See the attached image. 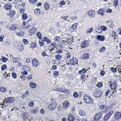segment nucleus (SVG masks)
<instances>
[{
  "instance_id": "obj_43",
  "label": "nucleus",
  "mask_w": 121,
  "mask_h": 121,
  "mask_svg": "<svg viewBox=\"0 0 121 121\" xmlns=\"http://www.w3.org/2000/svg\"><path fill=\"white\" fill-rule=\"evenodd\" d=\"M113 5L117 7V6L118 4V1L117 0H114L113 1Z\"/></svg>"
},
{
  "instance_id": "obj_30",
  "label": "nucleus",
  "mask_w": 121,
  "mask_h": 121,
  "mask_svg": "<svg viewBox=\"0 0 121 121\" xmlns=\"http://www.w3.org/2000/svg\"><path fill=\"white\" fill-rule=\"evenodd\" d=\"M44 6L46 10H48L49 8V5L48 2H46L44 4Z\"/></svg>"
},
{
  "instance_id": "obj_4",
  "label": "nucleus",
  "mask_w": 121,
  "mask_h": 121,
  "mask_svg": "<svg viewBox=\"0 0 121 121\" xmlns=\"http://www.w3.org/2000/svg\"><path fill=\"white\" fill-rule=\"evenodd\" d=\"M78 60L76 58L73 57L69 61V64L71 65H74L76 64L77 65Z\"/></svg>"
},
{
  "instance_id": "obj_41",
  "label": "nucleus",
  "mask_w": 121,
  "mask_h": 121,
  "mask_svg": "<svg viewBox=\"0 0 121 121\" xmlns=\"http://www.w3.org/2000/svg\"><path fill=\"white\" fill-rule=\"evenodd\" d=\"M113 113V111L112 110H110L109 112L107 114L110 117L111 115Z\"/></svg>"
},
{
  "instance_id": "obj_11",
  "label": "nucleus",
  "mask_w": 121,
  "mask_h": 121,
  "mask_svg": "<svg viewBox=\"0 0 121 121\" xmlns=\"http://www.w3.org/2000/svg\"><path fill=\"white\" fill-rule=\"evenodd\" d=\"M56 105L54 102H52L49 104L48 108L50 110H53L56 107Z\"/></svg>"
},
{
  "instance_id": "obj_28",
  "label": "nucleus",
  "mask_w": 121,
  "mask_h": 121,
  "mask_svg": "<svg viewBox=\"0 0 121 121\" xmlns=\"http://www.w3.org/2000/svg\"><path fill=\"white\" fill-rule=\"evenodd\" d=\"M17 35L20 36H23L24 35V32L20 31L17 33Z\"/></svg>"
},
{
  "instance_id": "obj_16",
  "label": "nucleus",
  "mask_w": 121,
  "mask_h": 121,
  "mask_svg": "<svg viewBox=\"0 0 121 121\" xmlns=\"http://www.w3.org/2000/svg\"><path fill=\"white\" fill-rule=\"evenodd\" d=\"M90 55L87 53H85L82 55L81 56L82 59L83 60H86L90 57Z\"/></svg>"
},
{
  "instance_id": "obj_38",
  "label": "nucleus",
  "mask_w": 121,
  "mask_h": 121,
  "mask_svg": "<svg viewBox=\"0 0 121 121\" xmlns=\"http://www.w3.org/2000/svg\"><path fill=\"white\" fill-rule=\"evenodd\" d=\"M69 90L65 88H62V92L68 93H69Z\"/></svg>"
},
{
  "instance_id": "obj_5",
  "label": "nucleus",
  "mask_w": 121,
  "mask_h": 121,
  "mask_svg": "<svg viewBox=\"0 0 121 121\" xmlns=\"http://www.w3.org/2000/svg\"><path fill=\"white\" fill-rule=\"evenodd\" d=\"M89 45L88 41H82L81 44V47L82 48H84L88 46Z\"/></svg>"
},
{
  "instance_id": "obj_29",
  "label": "nucleus",
  "mask_w": 121,
  "mask_h": 121,
  "mask_svg": "<svg viewBox=\"0 0 121 121\" xmlns=\"http://www.w3.org/2000/svg\"><path fill=\"white\" fill-rule=\"evenodd\" d=\"M63 103V107L65 108H66L69 105V103L67 101H65Z\"/></svg>"
},
{
  "instance_id": "obj_13",
  "label": "nucleus",
  "mask_w": 121,
  "mask_h": 121,
  "mask_svg": "<svg viewBox=\"0 0 121 121\" xmlns=\"http://www.w3.org/2000/svg\"><path fill=\"white\" fill-rule=\"evenodd\" d=\"M115 119H119L121 117V112H116L115 114Z\"/></svg>"
},
{
  "instance_id": "obj_48",
  "label": "nucleus",
  "mask_w": 121,
  "mask_h": 121,
  "mask_svg": "<svg viewBox=\"0 0 121 121\" xmlns=\"http://www.w3.org/2000/svg\"><path fill=\"white\" fill-rule=\"evenodd\" d=\"M12 58L13 59V62L15 63L17 61L19 60V58L18 57L15 58L13 57V56L12 57Z\"/></svg>"
},
{
  "instance_id": "obj_14",
  "label": "nucleus",
  "mask_w": 121,
  "mask_h": 121,
  "mask_svg": "<svg viewBox=\"0 0 121 121\" xmlns=\"http://www.w3.org/2000/svg\"><path fill=\"white\" fill-rule=\"evenodd\" d=\"M117 86L116 82H114L111 83L110 85V87L112 89H116Z\"/></svg>"
},
{
  "instance_id": "obj_23",
  "label": "nucleus",
  "mask_w": 121,
  "mask_h": 121,
  "mask_svg": "<svg viewBox=\"0 0 121 121\" xmlns=\"http://www.w3.org/2000/svg\"><path fill=\"white\" fill-rule=\"evenodd\" d=\"M62 52V49L61 48H56V53L57 54H60Z\"/></svg>"
},
{
  "instance_id": "obj_50",
  "label": "nucleus",
  "mask_w": 121,
  "mask_h": 121,
  "mask_svg": "<svg viewBox=\"0 0 121 121\" xmlns=\"http://www.w3.org/2000/svg\"><path fill=\"white\" fill-rule=\"evenodd\" d=\"M110 70L113 72H116V69L113 67H111L110 69Z\"/></svg>"
},
{
  "instance_id": "obj_39",
  "label": "nucleus",
  "mask_w": 121,
  "mask_h": 121,
  "mask_svg": "<svg viewBox=\"0 0 121 121\" xmlns=\"http://www.w3.org/2000/svg\"><path fill=\"white\" fill-rule=\"evenodd\" d=\"M59 74V73L58 71H54L53 73V75L55 77L57 76Z\"/></svg>"
},
{
  "instance_id": "obj_53",
  "label": "nucleus",
  "mask_w": 121,
  "mask_h": 121,
  "mask_svg": "<svg viewBox=\"0 0 121 121\" xmlns=\"http://www.w3.org/2000/svg\"><path fill=\"white\" fill-rule=\"evenodd\" d=\"M0 91L1 92H4L6 91V89L3 87H1L0 88Z\"/></svg>"
},
{
  "instance_id": "obj_52",
  "label": "nucleus",
  "mask_w": 121,
  "mask_h": 121,
  "mask_svg": "<svg viewBox=\"0 0 121 121\" xmlns=\"http://www.w3.org/2000/svg\"><path fill=\"white\" fill-rule=\"evenodd\" d=\"M73 96L74 98H77L78 96V94L77 92H74L73 95Z\"/></svg>"
},
{
  "instance_id": "obj_20",
  "label": "nucleus",
  "mask_w": 121,
  "mask_h": 121,
  "mask_svg": "<svg viewBox=\"0 0 121 121\" xmlns=\"http://www.w3.org/2000/svg\"><path fill=\"white\" fill-rule=\"evenodd\" d=\"M67 119L68 121H74V118L71 114H69V115Z\"/></svg>"
},
{
  "instance_id": "obj_6",
  "label": "nucleus",
  "mask_w": 121,
  "mask_h": 121,
  "mask_svg": "<svg viewBox=\"0 0 121 121\" xmlns=\"http://www.w3.org/2000/svg\"><path fill=\"white\" fill-rule=\"evenodd\" d=\"M21 117L24 118V120H25L26 119V120L27 121H30V120L29 119L27 118L28 116V115L27 112H24L22 114H21Z\"/></svg>"
},
{
  "instance_id": "obj_36",
  "label": "nucleus",
  "mask_w": 121,
  "mask_h": 121,
  "mask_svg": "<svg viewBox=\"0 0 121 121\" xmlns=\"http://www.w3.org/2000/svg\"><path fill=\"white\" fill-rule=\"evenodd\" d=\"M86 71H87V70L85 68H83L81 70H80L79 71L78 73L79 74H80L82 73H86Z\"/></svg>"
},
{
  "instance_id": "obj_46",
  "label": "nucleus",
  "mask_w": 121,
  "mask_h": 121,
  "mask_svg": "<svg viewBox=\"0 0 121 121\" xmlns=\"http://www.w3.org/2000/svg\"><path fill=\"white\" fill-rule=\"evenodd\" d=\"M55 58L57 60H60L61 59L62 56L59 55H57L55 56Z\"/></svg>"
},
{
  "instance_id": "obj_17",
  "label": "nucleus",
  "mask_w": 121,
  "mask_h": 121,
  "mask_svg": "<svg viewBox=\"0 0 121 121\" xmlns=\"http://www.w3.org/2000/svg\"><path fill=\"white\" fill-rule=\"evenodd\" d=\"M69 40L68 39L66 38L65 39V40H64L62 41L61 43L62 44H63V45H66L67 44H69Z\"/></svg>"
},
{
  "instance_id": "obj_1",
  "label": "nucleus",
  "mask_w": 121,
  "mask_h": 121,
  "mask_svg": "<svg viewBox=\"0 0 121 121\" xmlns=\"http://www.w3.org/2000/svg\"><path fill=\"white\" fill-rule=\"evenodd\" d=\"M83 99L85 102L87 104H92L93 103V100L88 96H85L83 97Z\"/></svg>"
},
{
  "instance_id": "obj_55",
  "label": "nucleus",
  "mask_w": 121,
  "mask_h": 121,
  "mask_svg": "<svg viewBox=\"0 0 121 121\" xmlns=\"http://www.w3.org/2000/svg\"><path fill=\"white\" fill-rule=\"evenodd\" d=\"M20 78L21 79L23 80H24L25 79V77L24 75L22 74V75L20 76Z\"/></svg>"
},
{
  "instance_id": "obj_44",
  "label": "nucleus",
  "mask_w": 121,
  "mask_h": 121,
  "mask_svg": "<svg viewBox=\"0 0 121 121\" xmlns=\"http://www.w3.org/2000/svg\"><path fill=\"white\" fill-rule=\"evenodd\" d=\"M22 18L23 20H26V19L27 18V14H26L24 13L22 15Z\"/></svg>"
},
{
  "instance_id": "obj_59",
  "label": "nucleus",
  "mask_w": 121,
  "mask_h": 121,
  "mask_svg": "<svg viewBox=\"0 0 121 121\" xmlns=\"http://www.w3.org/2000/svg\"><path fill=\"white\" fill-rule=\"evenodd\" d=\"M97 86L99 87H102L103 86V84L101 82H99Z\"/></svg>"
},
{
  "instance_id": "obj_21",
  "label": "nucleus",
  "mask_w": 121,
  "mask_h": 121,
  "mask_svg": "<svg viewBox=\"0 0 121 121\" xmlns=\"http://www.w3.org/2000/svg\"><path fill=\"white\" fill-rule=\"evenodd\" d=\"M78 24L77 23L73 24L72 26L71 30L72 31H73L76 29L78 26Z\"/></svg>"
},
{
  "instance_id": "obj_64",
  "label": "nucleus",
  "mask_w": 121,
  "mask_h": 121,
  "mask_svg": "<svg viewBox=\"0 0 121 121\" xmlns=\"http://www.w3.org/2000/svg\"><path fill=\"white\" fill-rule=\"evenodd\" d=\"M37 112V110L36 109H33L31 110V112L32 113H35Z\"/></svg>"
},
{
  "instance_id": "obj_60",
  "label": "nucleus",
  "mask_w": 121,
  "mask_h": 121,
  "mask_svg": "<svg viewBox=\"0 0 121 121\" xmlns=\"http://www.w3.org/2000/svg\"><path fill=\"white\" fill-rule=\"evenodd\" d=\"M60 39V37L59 36H56L54 38V39L55 41H58Z\"/></svg>"
},
{
  "instance_id": "obj_32",
  "label": "nucleus",
  "mask_w": 121,
  "mask_h": 121,
  "mask_svg": "<svg viewBox=\"0 0 121 121\" xmlns=\"http://www.w3.org/2000/svg\"><path fill=\"white\" fill-rule=\"evenodd\" d=\"M34 12L37 15H39L40 13V10L39 8L35 10Z\"/></svg>"
},
{
  "instance_id": "obj_18",
  "label": "nucleus",
  "mask_w": 121,
  "mask_h": 121,
  "mask_svg": "<svg viewBox=\"0 0 121 121\" xmlns=\"http://www.w3.org/2000/svg\"><path fill=\"white\" fill-rule=\"evenodd\" d=\"M16 12L14 10L10 11L9 13H7V14L10 17H13L15 14Z\"/></svg>"
},
{
  "instance_id": "obj_63",
  "label": "nucleus",
  "mask_w": 121,
  "mask_h": 121,
  "mask_svg": "<svg viewBox=\"0 0 121 121\" xmlns=\"http://www.w3.org/2000/svg\"><path fill=\"white\" fill-rule=\"evenodd\" d=\"M37 0H29V1L32 3H34L37 2Z\"/></svg>"
},
{
  "instance_id": "obj_25",
  "label": "nucleus",
  "mask_w": 121,
  "mask_h": 121,
  "mask_svg": "<svg viewBox=\"0 0 121 121\" xmlns=\"http://www.w3.org/2000/svg\"><path fill=\"white\" fill-rule=\"evenodd\" d=\"M56 46L57 45L55 43H53L50 45V47L51 48V49L52 50H54V48H56Z\"/></svg>"
},
{
  "instance_id": "obj_2",
  "label": "nucleus",
  "mask_w": 121,
  "mask_h": 121,
  "mask_svg": "<svg viewBox=\"0 0 121 121\" xmlns=\"http://www.w3.org/2000/svg\"><path fill=\"white\" fill-rule=\"evenodd\" d=\"M102 112H99L95 114L94 117V121H98L100 119L102 115Z\"/></svg>"
},
{
  "instance_id": "obj_8",
  "label": "nucleus",
  "mask_w": 121,
  "mask_h": 121,
  "mask_svg": "<svg viewBox=\"0 0 121 121\" xmlns=\"http://www.w3.org/2000/svg\"><path fill=\"white\" fill-rule=\"evenodd\" d=\"M87 14L91 17H95V13L94 11L89 10L88 11Z\"/></svg>"
},
{
  "instance_id": "obj_19",
  "label": "nucleus",
  "mask_w": 121,
  "mask_h": 121,
  "mask_svg": "<svg viewBox=\"0 0 121 121\" xmlns=\"http://www.w3.org/2000/svg\"><path fill=\"white\" fill-rule=\"evenodd\" d=\"M112 21L109 20L108 22H107L106 25L107 27L111 28L112 27Z\"/></svg>"
},
{
  "instance_id": "obj_34",
  "label": "nucleus",
  "mask_w": 121,
  "mask_h": 121,
  "mask_svg": "<svg viewBox=\"0 0 121 121\" xmlns=\"http://www.w3.org/2000/svg\"><path fill=\"white\" fill-rule=\"evenodd\" d=\"M110 117L107 114H106L103 118V120L104 121H106Z\"/></svg>"
},
{
  "instance_id": "obj_24",
  "label": "nucleus",
  "mask_w": 121,
  "mask_h": 121,
  "mask_svg": "<svg viewBox=\"0 0 121 121\" xmlns=\"http://www.w3.org/2000/svg\"><path fill=\"white\" fill-rule=\"evenodd\" d=\"M29 85L30 87L33 88H35L36 86V84L32 82H30L29 83Z\"/></svg>"
},
{
  "instance_id": "obj_58",
  "label": "nucleus",
  "mask_w": 121,
  "mask_h": 121,
  "mask_svg": "<svg viewBox=\"0 0 121 121\" xmlns=\"http://www.w3.org/2000/svg\"><path fill=\"white\" fill-rule=\"evenodd\" d=\"M101 72L100 73V75L101 76H104L105 73V72L103 70V69L102 70H100Z\"/></svg>"
},
{
  "instance_id": "obj_7",
  "label": "nucleus",
  "mask_w": 121,
  "mask_h": 121,
  "mask_svg": "<svg viewBox=\"0 0 121 121\" xmlns=\"http://www.w3.org/2000/svg\"><path fill=\"white\" fill-rule=\"evenodd\" d=\"M5 101L6 103H12L14 101V98L13 97H9L5 99Z\"/></svg>"
},
{
  "instance_id": "obj_57",
  "label": "nucleus",
  "mask_w": 121,
  "mask_h": 121,
  "mask_svg": "<svg viewBox=\"0 0 121 121\" xmlns=\"http://www.w3.org/2000/svg\"><path fill=\"white\" fill-rule=\"evenodd\" d=\"M23 43L26 44H27L28 42L27 41V40L25 39H23Z\"/></svg>"
},
{
  "instance_id": "obj_10",
  "label": "nucleus",
  "mask_w": 121,
  "mask_h": 121,
  "mask_svg": "<svg viewBox=\"0 0 121 121\" xmlns=\"http://www.w3.org/2000/svg\"><path fill=\"white\" fill-rule=\"evenodd\" d=\"M96 39L98 40L103 41L104 40L105 37L103 36L98 35L96 36Z\"/></svg>"
},
{
  "instance_id": "obj_3",
  "label": "nucleus",
  "mask_w": 121,
  "mask_h": 121,
  "mask_svg": "<svg viewBox=\"0 0 121 121\" xmlns=\"http://www.w3.org/2000/svg\"><path fill=\"white\" fill-rule=\"evenodd\" d=\"M93 96L97 98L100 97L103 94L102 92L99 91H95L93 92Z\"/></svg>"
},
{
  "instance_id": "obj_27",
  "label": "nucleus",
  "mask_w": 121,
  "mask_h": 121,
  "mask_svg": "<svg viewBox=\"0 0 121 121\" xmlns=\"http://www.w3.org/2000/svg\"><path fill=\"white\" fill-rule=\"evenodd\" d=\"M96 31L98 33H100L102 32L101 27L99 26H97L96 29Z\"/></svg>"
},
{
  "instance_id": "obj_12",
  "label": "nucleus",
  "mask_w": 121,
  "mask_h": 121,
  "mask_svg": "<svg viewBox=\"0 0 121 121\" xmlns=\"http://www.w3.org/2000/svg\"><path fill=\"white\" fill-rule=\"evenodd\" d=\"M37 30V29L35 27H33L28 31L29 35H30L35 33Z\"/></svg>"
},
{
  "instance_id": "obj_35",
  "label": "nucleus",
  "mask_w": 121,
  "mask_h": 121,
  "mask_svg": "<svg viewBox=\"0 0 121 121\" xmlns=\"http://www.w3.org/2000/svg\"><path fill=\"white\" fill-rule=\"evenodd\" d=\"M10 27L11 30H14L17 29L16 26L15 25H12L10 26Z\"/></svg>"
},
{
  "instance_id": "obj_49",
  "label": "nucleus",
  "mask_w": 121,
  "mask_h": 121,
  "mask_svg": "<svg viewBox=\"0 0 121 121\" xmlns=\"http://www.w3.org/2000/svg\"><path fill=\"white\" fill-rule=\"evenodd\" d=\"M29 106L30 107H32L34 105V103L33 102H30L28 104Z\"/></svg>"
},
{
  "instance_id": "obj_33",
  "label": "nucleus",
  "mask_w": 121,
  "mask_h": 121,
  "mask_svg": "<svg viewBox=\"0 0 121 121\" xmlns=\"http://www.w3.org/2000/svg\"><path fill=\"white\" fill-rule=\"evenodd\" d=\"M36 43L35 42H33L31 44L30 48H34L36 47Z\"/></svg>"
},
{
  "instance_id": "obj_61",
  "label": "nucleus",
  "mask_w": 121,
  "mask_h": 121,
  "mask_svg": "<svg viewBox=\"0 0 121 121\" xmlns=\"http://www.w3.org/2000/svg\"><path fill=\"white\" fill-rule=\"evenodd\" d=\"M39 44L40 46H43L44 44H43V43L41 41L39 40Z\"/></svg>"
},
{
  "instance_id": "obj_54",
  "label": "nucleus",
  "mask_w": 121,
  "mask_h": 121,
  "mask_svg": "<svg viewBox=\"0 0 121 121\" xmlns=\"http://www.w3.org/2000/svg\"><path fill=\"white\" fill-rule=\"evenodd\" d=\"M101 27V29L104 31H105L107 30V27L104 26H102Z\"/></svg>"
},
{
  "instance_id": "obj_15",
  "label": "nucleus",
  "mask_w": 121,
  "mask_h": 121,
  "mask_svg": "<svg viewBox=\"0 0 121 121\" xmlns=\"http://www.w3.org/2000/svg\"><path fill=\"white\" fill-rule=\"evenodd\" d=\"M32 64L34 66L37 67L38 65V60L36 59H34L32 61Z\"/></svg>"
},
{
  "instance_id": "obj_37",
  "label": "nucleus",
  "mask_w": 121,
  "mask_h": 121,
  "mask_svg": "<svg viewBox=\"0 0 121 121\" xmlns=\"http://www.w3.org/2000/svg\"><path fill=\"white\" fill-rule=\"evenodd\" d=\"M37 37L40 39H42V35L40 32H37L36 34Z\"/></svg>"
},
{
  "instance_id": "obj_26",
  "label": "nucleus",
  "mask_w": 121,
  "mask_h": 121,
  "mask_svg": "<svg viewBox=\"0 0 121 121\" xmlns=\"http://www.w3.org/2000/svg\"><path fill=\"white\" fill-rule=\"evenodd\" d=\"M79 113L81 116H85L86 113L85 112L82 110H80L79 111Z\"/></svg>"
},
{
  "instance_id": "obj_40",
  "label": "nucleus",
  "mask_w": 121,
  "mask_h": 121,
  "mask_svg": "<svg viewBox=\"0 0 121 121\" xmlns=\"http://www.w3.org/2000/svg\"><path fill=\"white\" fill-rule=\"evenodd\" d=\"M1 59L2 61L3 62H5L8 60V58H6L3 56H1Z\"/></svg>"
},
{
  "instance_id": "obj_45",
  "label": "nucleus",
  "mask_w": 121,
  "mask_h": 121,
  "mask_svg": "<svg viewBox=\"0 0 121 121\" xmlns=\"http://www.w3.org/2000/svg\"><path fill=\"white\" fill-rule=\"evenodd\" d=\"M106 49V48L105 47H103L100 48L99 51L100 52H102L105 51Z\"/></svg>"
},
{
  "instance_id": "obj_31",
  "label": "nucleus",
  "mask_w": 121,
  "mask_h": 121,
  "mask_svg": "<svg viewBox=\"0 0 121 121\" xmlns=\"http://www.w3.org/2000/svg\"><path fill=\"white\" fill-rule=\"evenodd\" d=\"M97 13L100 15L103 16L104 15V13H103V10L102 9H99L97 11Z\"/></svg>"
},
{
  "instance_id": "obj_51",
  "label": "nucleus",
  "mask_w": 121,
  "mask_h": 121,
  "mask_svg": "<svg viewBox=\"0 0 121 121\" xmlns=\"http://www.w3.org/2000/svg\"><path fill=\"white\" fill-rule=\"evenodd\" d=\"M7 68L6 65H2L1 67V69L2 70H4Z\"/></svg>"
},
{
  "instance_id": "obj_56",
  "label": "nucleus",
  "mask_w": 121,
  "mask_h": 121,
  "mask_svg": "<svg viewBox=\"0 0 121 121\" xmlns=\"http://www.w3.org/2000/svg\"><path fill=\"white\" fill-rule=\"evenodd\" d=\"M12 76L14 78H16L17 77L16 74L15 73H13L12 74Z\"/></svg>"
},
{
  "instance_id": "obj_42",
  "label": "nucleus",
  "mask_w": 121,
  "mask_h": 121,
  "mask_svg": "<svg viewBox=\"0 0 121 121\" xmlns=\"http://www.w3.org/2000/svg\"><path fill=\"white\" fill-rule=\"evenodd\" d=\"M23 69L24 70L29 71L30 70L29 67L26 66H25L23 67Z\"/></svg>"
},
{
  "instance_id": "obj_47",
  "label": "nucleus",
  "mask_w": 121,
  "mask_h": 121,
  "mask_svg": "<svg viewBox=\"0 0 121 121\" xmlns=\"http://www.w3.org/2000/svg\"><path fill=\"white\" fill-rule=\"evenodd\" d=\"M92 27H90V28L88 29L86 31V32L87 33H89L91 32L92 31Z\"/></svg>"
},
{
  "instance_id": "obj_62",
  "label": "nucleus",
  "mask_w": 121,
  "mask_h": 121,
  "mask_svg": "<svg viewBox=\"0 0 121 121\" xmlns=\"http://www.w3.org/2000/svg\"><path fill=\"white\" fill-rule=\"evenodd\" d=\"M65 2L64 0H62L61 1L60 3H59L60 5H63L65 4Z\"/></svg>"
},
{
  "instance_id": "obj_22",
  "label": "nucleus",
  "mask_w": 121,
  "mask_h": 121,
  "mask_svg": "<svg viewBox=\"0 0 121 121\" xmlns=\"http://www.w3.org/2000/svg\"><path fill=\"white\" fill-rule=\"evenodd\" d=\"M17 45V49L20 51L22 50L24 48V46L23 45L20 44V45Z\"/></svg>"
},
{
  "instance_id": "obj_9",
  "label": "nucleus",
  "mask_w": 121,
  "mask_h": 121,
  "mask_svg": "<svg viewBox=\"0 0 121 121\" xmlns=\"http://www.w3.org/2000/svg\"><path fill=\"white\" fill-rule=\"evenodd\" d=\"M4 8L7 10H9L12 8V5L10 3H6L4 5Z\"/></svg>"
}]
</instances>
